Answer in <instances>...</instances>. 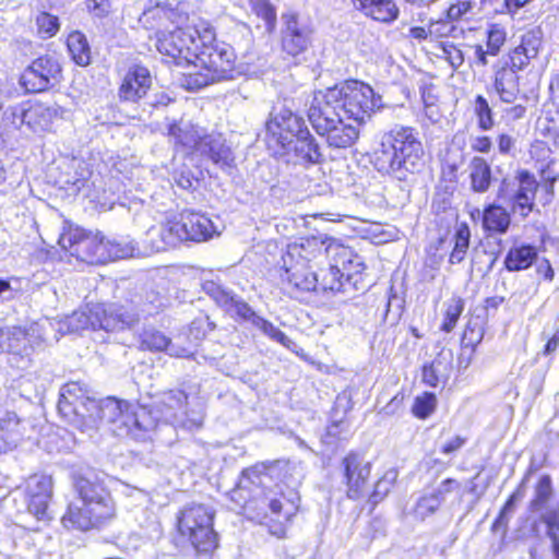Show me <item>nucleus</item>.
<instances>
[{
	"label": "nucleus",
	"mask_w": 559,
	"mask_h": 559,
	"mask_svg": "<svg viewBox=\"0 0 559 559\" xmlns=\"http://www.w3.org/2000/svg\"><path fill=\"white\" fill-rule=\"evenodd\" d=\"M206 293L216 302L217 306L226 309L227 311L230 310V306L233 305V301L236 299V296L231 292L215 284H212L206 289Z\"/></svg>",
	"instance_id": "46"
},
{
	"label": "nucleus",
	"mask_w": 559,
	"mask_h": 559,
	"mask_svg": "<svg viewBox=\"0 0 559 559\" xmlns=\"http://www.w3.org/2000/svg\"><path fill=\"white\" fill-rule=\"evenodd\" d=\"M199 44L190 70L183 73L182 85L187 90H199L211 83L233 79L234 49L228 44L217 43L210 25L202 23Z\"/></svg>",
	"instance_id": "3"
},
{
	"label": "nucleus",
	"mask_w": 559,
	"mask_h": 559,
	"mask_svg": "<svg viewBox=\"0 0 559 559\" xmlns=\"http://www.w3.org/2000/svg\"><path fill=\"white\" fill-rule=\"evenodd\" d=\"M58 245L68 259L98 265L112 259L111 241L98 229L85 228L64 219L58 237Z\"/></svg>",
	"instance_id": "7"
},
{
	"label": "nucleus",
	"mask_w": 559,
	"mask_h": 559,
	"mask_svg": "<svg viewBox=\"0 0 559 559\" xmlns=\"http://www.w3.org/2000/svg\"><path fill=\"white\" fill-rule=\"evenodd\" d=\"M17 490L25 503V513L45 525L52 521L53 515L50 510L53 497L52 476L45 473H33L24 478Z\"/></svg>",
	"instance_id": "11"
},
{
	"label": "nucleus",
	"mask_w": 559,
	"mask_h": 559,
	"mask_svg": "<svg viewBox=\"0 0 559 559\" xmlns=\"http://www.w3.org/2000/svg\"><path fill=\"white\" fill-rule=\"evenodd\" d=\"M169 135L175 140L177 145H181L188 151H201L205 134L202 129L189 122H180L170 126Z\"/></svg>",
	"instance_id": "30"
},
{
	"label": "nucleus",
	"mask_w": 559,
	"mask_h": 559,
	"mask_svg": "<svg viewBox=\"0 0 559 559\" xmlns=\"http://www.w3.org/2000/svg\"><path fill=\"white\" fill-rule=\"evenodd\" d=\"M313 98L323 105L333 107L360 124L365 123L372 112L383 107L382 97L371 86L359 81H346L333 87L313 93Z\"/></svg>",
	"instance_id": "6"
},
{
	"label": "nucleus",
	"mask_w": 559,
	"mask_h": 559,
	"mask_svg": "<svg viewBox=\"0 0 559 559\" xmlns=\"http://www.w3.org/2000/svg\"><path fill=\"white\" fill-rule=\"evenodd\" d=\"M520 76L514 68H509V62H500L493 76V88L499 99L507 104H514L522 95L520 88Z\"/></svg>",
	"instance_id": "25"
},
{
	"label": "nucleus",
	"mask_w": 559,
	"mask_h": 559,
	"mask_svg": "<svg viewBox=\"0 0 559 559\" xmlns=\"http://www.w3.org/2000/svg\"><path fill=\"white\" fill-rule=\"evenodd\" d=\"M285 467L280 460L255 462L241 469L227 495L230 511L278 538L286 536L300 510L298 492L284 481Z\"/></svg>",
	"instance_id": "1"
},
{
	"label": "nucleus",
	"mask_w": 559,
	"mask_h": 559,
	"mask_svg": "<svg viewBox=\"0 0 559 559\" xmlns=\"http://www.w3.org/2000/svg\"><path fill=\"white\" fill-rule=\"evenodd\" d=\"M289 283L300 292L317 290L334 294L343 292L348 281L346 272L329 265V269L320 277H317L312 272H307L300 278L297 272H293L289 276Z\"/></svg>",
	"instance_id": "18"
},
{
	"label": "nucleus",
	"mask_w": 559,
	"mask_h": 559,
	"mask_svg": "<svg viewBox=\"0 0 559 559\" xmlns=\"http://www.w3.org/2000/svg\"><path fill=\"white\" fill-rule=\"evenodd\" d=\"M326 235H308L295 239L286 247L283 257L287 280L293 272H297L300 278L308 269L323 261L326 248Z\"/></svg>",
	"instance_id": "13"
},
{
	"label": "nucleus",
	"mask_w": 559,
	"mask_h": 559,
	"mask_svg": "<svg viewBox=\"0 0 559 559\" xmlns=\"http://www.w3.org/2000/svg\"><path fill=\"white\" fill-rule=\"evenodd\" d=\"M16 433L0 423V453H5L15 447Z\"/></svg>",
	"instance_id": "56"
},
{
	"label": "nucleus",
	"mask_w": 559,
	"mask_h": 559,
	"mask_svg": "<svg viewBox=\"0 0 559 559\" xmlns=\"http://www.w3.org/2000/svg\"><path fill=\"white\" fill-rule=\"evenodd\" d=\"M540 521L546 526L547 536L559 535V508L546 509Z\"/></svg>",
	"instance_id": "51"
},
{
	"label": "nucleus",
	"mask_w": 559,
	"mask_h": 559,
	"mask_svg": "<svg viewBox=\"0 0 559 559\" xmlns=\"http://www.w3.org/2000/svg\"><path fill=\"white\" fill-rule=\"evenodd\" d=\"M381 146L371 158L376 171L384 175L420 171L423 146L413 129L393 128L383 135Z\"/></svg>",
	"instance_id": "5"
},
{
	"label": "nucleus",
	"mask_w": 559,
	"mask_h": 559,
	"mask_svg": "<svg viewBox=\"0 0 559 559\" xmlns=\"http://www.w3.org/2000/svg\"><path fill=\"white\" fill-rule=\"evenodd\" d=\"M439 502L440 500L438 499V493L423 496L416 504V512L423 519L429 516L436 512Z\"/></svg>",
	"instance_id": "50"
},
{
	"label": "nucleus",
	"mask_w": 559,
	"mask_h": 559,
	"mask_svg": "<svg viewBox=\"0 0 559 559\" xmlns=\"http://www.w3.org/2000/svg\"><path fill=\"white\" fill-rule=\"evenodd\" d=\"M471 228L466 222L456 225L452 237L453 247L449 254L450 264H459L465 260L471 246Z\"/></svg>",
	"instance_id": "35"
},
{
	"label": "nucleus",
	"mask_w": 559,
	"mask_h": 559,
	"mask_svg": "<svg viewBox=\"0 0 559 559\" xmlns=\"http://www.w3.org/2000/svg\"><path fill=\"white\" fill-rule=\"evenodd\" d=\"M76 501L67 504L60 522L67 531L107 532L118 520V504L105 475L96 471L78 473L72 478Z\"/></svg>",
	"instance_id": "2"
},
{
	"label": "nucleus",
	"mask_w": 559,
	"mask_h": 559,
	"mask_svg": "<svg viewBox=\"0 0 559 559\" xmlns=\"http://www.w3.org/2000/svg\"><path fill=\"white\" fill-rule=\"evenodd\" d=\"M511 224V213L502 205L491 203L483 209L481 227L487 237L506 235Z\"/></svg>",
	"instance_id": "27"
},
{
	"label": "nucleus",
	"mask_w": 559,
	"mask_h": 559,
	"mask_svg": "<svg viewBox=\"0 0 559 559\" xmlns=\"http://www.w3.org/2000/svg\"><path fill=\"white\" fill-rule=\"evenodd\" d=\"M483 338L484 331L476 324L467 323L464 326L460 338V352L456 356V368L459 370H466L471 366Z\"/></svg>",
	"instance_id": "29"
},
{
	"label": "nucleus",
	"mask_w": 559,
	"mask_h": 559,
	"mask_svg": "<svg viewBox=\"0 0 559 559\" xmlns=\"http://www.w3.org/2000/svg\"><path fill=\"white\" fill-rule=\"evenodd\" d=\"M174 544L188 547L195 559H212L219 547L214 511L197 502L180 508L174 521Z\"/></svg>",
	"instance_id": "4"
},
{
	"label": "nucleus",
	"mask_w": 559,
	"mask_h": 559,
	"mask_svg": "<svg viewBox=\"0 0 559 559\" xmlns=\"http://www.w3.org/2000/svg\"><path fill=\"white\" fill-rule=\"evenodd\" d=\"M179 212L167 215L147 230V241L152 250L166 251L186 242Z\"/></svg>",
	"instance_id": "19"
},
{
	"label": "nucleus",
	"mask_w": 559,
	"mask_h": 559,
	"mask_svg": "<svg viewBox=\"0 0 559 559\" xmlns=\"http://www.w3.org/2000/svg\"><path fill=\"white\" fill-rule=\"evenodd\" d=\"M138 342L139 349L142 352L160 353L169 348L171 338L163 331L151 326L140 332Z\"/></svg>",
	"instance_id": "34"
},
{
	"label": "nucleus",
	"mask_w": 559,
	"mask_h": 559,
	"mask_svg": "<svg viewBox=\"0 0 559 559\" xmlns=\"http://www.w3.org/2000/svg\"><path fill=\"white\" fill-rule=\"evenodd\" d=\"M466 437L456 435L441 445L440 452L444 455L454 454L466 444Z\"/></svg>",
	"instance_id": "58"
},
{
	"label": "nucleus",
	"mask_w": 559,
	"mask_h": 559,
	"mask_svg": "<svg viewBox=\"0 0 559 559\" xmlns=\"http://www.w3.org/2000/svg\"><path fill=\"white\" fill-rule=\"evenodd\" d=\"M472 10L471 1H457L456 3L449 7L445 13V17L453 24L462 20Z\"/></svg>",
	"instance_id": "52"
},
{
	"label": "nucleus",
	"mask_w": 559,
	"mask_h": 559,
	"mask_svg": "<svg viewBox=\"0 0 559 559\" xmlns=\"http://www.w3.org/2000/svg\"><path fill=\"white\" fill-rule=\"evenodd\" d=\"M454 31L455 26L447 17L430 20L428 25V32L431 34V39L447 37Z\"/></svg>",
	"instance_id": "48"
},
{
	"label": "nucleus",
	"mask_w": 559,
	"mask_h": 559,
	"mask_svg": "<svg viewBox=\"0 0 559 559\" xmlns=\"http://www.w3.org/2000/svg\"><path fill=\"white\" fill-rule=\"evenodd\" d=\"M346 197L353 198H365L366 197V187L362 183H358L356 180H353L350 185H348Z\"/></svg>",
	"instance_id": "64"
},
{
	"label": "nucleus",
	"mask_w": 559,
	"mask_h": 559,
	"mask_svg": "<svg viewBox=\"0 0 559 559\" xmlns=\"http://www.w3.org/2000/svg\"><path fill=\"white\" fill-rule=\"evenodd\" d=\"M524 496V481H522L507 498L500 511L504 513H510L513 511L515 502L521 500Z\"/></svg>",
	"instance_id": "59"
},
{
	"label": "nucleus",
	"mask_w": 559,
	"mask_h": 559,
	"mask_svg": "<svg viewBox=\"0 0 559 559\" xmlns=\"http://www.w3.org/2000/svg\"><path fill=\"white\" fill-rule=\"evenodd\" d=\"M459 487L460 483L456 479L451 477L443 479L441 483V489L436 492L438 493V499L441 500L443 495L450 493Z\"/></svg>",
	"instance_id": "62"
},
{
	"label": "nucleus",
	"mask_w": 559,
	"mask_h": 559,
	"mask_svg": "<svg viewBox=\"0 0 559 559\" xmlns=\"http://www.w3.org/2000/svg\"><path fill=\"white\" fill-rule=\"evenodd\" d=\"M230 310L235 312L237 319L251 322L253 325L260 317L254 312L248 302L238 298L233 301Z\"/></svg>",
	"instance_id": "49"
},
{
	"label": "nucleus",
	"mask_w": 559,
	"mask_h": 559,
	"mask_svg": "<svg viewBox=\"0 0 559 559\" xmlns=\"http://www.w3.org/2000/svg\"><path fill=\"white\" fill-rule=\"evenodd\" d=\"M441 361L438 357L423 364L420 368L421 382L429 388H437L441 382Z\"/></svg>",
	"instance_id": "41"
},
{
	"label": "nucleus",
	"mask_w": 559,
	"mask_h": 559,
	"mask_svg": "<svg viewBox=\"0 0 559 559\" xmlns=\"http://www.w3.org/2000/svg\"><path fill=\"white\" fill-rule=\"evenodd\" d=\"M442 51L447 61L453 69L460 68L464 62V56L461 49L453 44H443Z\"/></svg>",
	"instance_id": "55"
},
{
	"label": "nucleus",
	"mask_w": 559,
	"mask_h": 559,
	"mask_svg": "<svg viewBox=\"0 0 559 559\" xmlns=\"http://www.w3.org/2000/svg\"><path fill=\"white\" fill-rule=\"evenodd\" d=\"M437 406L438 397L436 393L424 391L414 397L411 413L415 418L426 420L435 414Z\"/></svg>",
	"instance_id": "37"
},
{
	"label": "nucleus",
	"mask_w": 559,
	"mask_h": 559,
	"mask_svg": "<svg viewBox=\"0 0 559 559\" xmlns=\"http://www.w3.org/2000/svg\"><path fill=\"white\" fill-rule=\"evenodd\" d=\"M182 228L186 233V242H201L206 241L215 234L213 222L206 215L193 211L182 210L179 212Z\"/></svg>",
	"instance_id": "24"
},
{
	"label": "nucleus",
	"mask_w": 559,
	"mask_h": 559,
	"mask_svg": "<svg viewBox=\"0 0 559 559\" xmlns=\"http://www.w3.org/2000/svg\"><path fill=\"white\" fill-rule=\"evenodd\" d=\"M308 120L314 131L329 146L346 148L352 146L359 138V122L348 120L347 116L341 114L328 105L321 104L313 98L308 108Z\"/></svg>",
	"instance_id": "8"
},
{
	"label": "nucleus",
	"mask_w": 559,
	"mask_h": 559,
	"mask_svg": "<svg viewBox=\"0 0 559 559\" xmlns=\"http://www.w3.org/2000/svg\"><path fill=\"white\" fill-rule=\"evenodd\" d=\"M555 489L552 478L548 474L542 475L533 487V497L530 500L528 509L532 512L546 510L554 499Z\"/></svg>",
	"instance_id": "32"
},
{
	"label": "nucleus",
	"mask_w": 559,
	"mask_h": 559,
	"mask_svg": "<svg viewBox=\"0 0 559 559\" xmlns=\"http://www.w3.org/2000/svg\"><path fill=\"white\" fill-rule=\"evenodd\" d=\"M325 254L329 263L334 269L347 273L348 284L355 289H365L368 286L366 281V264L349 246L344 245L336 238L326 236Z\"/></svg>",
	"instance_id": "15"
},
{
	"label": "nucleus",
	"mask_w": 559,
	"mask_h": 559,
	"mask_svg": "<svg viewBox=\"0 0 559 559\" xmlns=\"http://www.w3.org/2000/svg\"><path fill=\"white\" fill-rule=\"evenodd\" d=\"M491 145V141L488 136H477L472 142V148L481 153H488Z\"/></svg>",
	"instance_id": "63"
},
{
	"label": "nucleus",
	"mask_w": 559,
	"mask_h": 559,
	"mask_svg": "<svg viewBox=\"0 0 559 559\" xmlns=\"http://www.w3.org/2000/svg\"><path fill=\"white\" fill-rule=\"evenodd\" d=\"M508 525H509L508 514L499 510L497 516L495 518V520L492 521V523L490 525V531L493 533L501 531L502 535H506Z\"/></svg>",
	"instance_id": "60"
},
{
	"label": "nucleus",
	"mask_w": 559,
	"mask_h": 559,
	"mask_svg": "<svg viewBox=\"0 0 559 559\" xmlns=\"http://www.w3.org/2000/svg\"><path fill=\"white\" fill-rule=\"evenodd\" d=\"M341 484L349 500L366 497L372 480V462L361 450H349L340 461Z\"/></svg>",
	"instance_id": "12"
},
{
	"label": "nucleus",
	"mask_w": 559,
	"mask_h": 559,
	"mask_svg": "<svg viewBox=\"0 0 559 559\" xmlns=\"http://www.w3.org/2000/svg\"><path fill=\"white\" fill-rule=\"evenodd\" d=\"M200 154L207 156L222 171H227L234 166V154L221 133L205 134Z\"/></svg>",
	"instance_id": "26"
},
{
	"label": "nucleus",
	"mask_w": 559,
	"mask_h": 559,
	"mask_svg": "<svg viewBox=\"0 0 559 559\" xmlns=\"http://www.w3.org/2000/svg\"><path fill=\"white\" fill-rule=\"evenodd\" d=\"M249 4L251 10L265 21L270 29L274 27L276 11L269 0H249Z\"/></svg>",
	"instance_id": "43"
},
{
	"label": "nucleus",
	"mask_w": 559,
	"mask_h": 559,
	"mask_svg": "<svg viewBox=\"0 0 559 559\" xmlns=\"http://www.w3.org/2000/svg\"><path fill=\"white\" fill-rule=\"evenodd\" d=\"M535 272L537 276L544 282L551 283L555 280V270L550 260L547 258L540 259L535 267Z\"/></svg>",
	"instance_id": "57"
},
{
	"label": "nucleus",
	"mask_w": 559,
	"mask_h": 559,
	"mask_svg": "<svg viewBox=\"0 0 559 559\" xmlns=\"http://www.w3.org/2000/svg\"><path fill=\"white\" fill-rule=\"evenodd\" d=\"M86 323L93 330L114 332L123 330L133 321V316L121 305L98 302L87 307L84 312Z\"/></svg>",
	"instance_id": "17"
},
{
	"label": "nucleus",
	"mask_w": 559,
	"mask_h": 559,
	"mask_svg": "<svg viewBox=\"0 0 559 559\" xmlns=\"http://www.w3.org/2000/svg\"><path fill=\"white\" fill-rule=\"evenodd\" d=\"M525 114H526V107L524 105L516 104L510 108H507L504 110L503 117L508 121H515V120L522 119L525 116Z\"/></svg>",
	"instance_id": "61"
},
{
	"label": "nucleus",
	"mask_w": 559,
	"mask_h": 559,
	"mask_svg": "<svg viewBox=\"0 0 559 559\" xmlns=\"http://www.w3.org/2000/svg\"><path fill=\"white\" fill-rule=\"evenodd\" d=\"M296 139L295 151L298 155L307 163H320L321 153L319 152V146L310 133L308 132L307 136H298Z\"/></svg>",
	"instance_id": "39"
},
{
	"label": "nucleus",
	"mask_w": 559,
	"mask_h": 559,
	"mask_svg": "<svg viewBox=\"0 0 559 559\" xmlns=\"http://www.w3.org/2000/svg\"><path fill=\"white\" fill-rule=\"evenodd\" d=\"M188 399V394L181 389H171L165 393V404L169 407L185 408Z\"/></svg>",
	"instance_id": "53"
},
{
	"label": "nucleus",
	"mask_w": 559,
	"mask_h": 559,
	"mask_svg": "<svg viewBox=\"0 0 559 559\" xmlns=\"http://www.w3.org/2000/svg\"><path fill=\"white\" fill-rule=\"evenodd\" d=\"M254 326L261 330L265 335H267L270 338L276 341L277 343L287 346L289 343L288 336L280 330L277 326H275L271 321L259 317L257 322L254 323Z\"/></svg>",
	"instance_id": "45"
},
{
	"label": "nucleus",
	"mask_w": 559,
	"mask_h": 559,
	"mask_svg": "<svg viewBox=\"0 0 559 559\" xmlns=\"http://www.w3.org/2000/svg\"><path fill=\"white\" fill-rule=\"evenodd\" d=\"M36 24L38 34L45 38L55 36L59 29L58 17L46 12L38 14Z\"/></svg>",
	"instance_id": "44"
},
{
	"label": "nucleus",
	"mask_w": 559,
	"mask_h": 559,
	"mask_svg": "<svg viewBox=\"0 0 559 559\" xmlns=\"http://www.w3.org/2000/svg\"><path fill=\"white\" fill-rule=\"evenodd\" d=\"M535 177H519V189L513 197L512 210L520 216L527 217L534 207L537 191Z\"/></svg>",
	"instance_id": "31"
},
{
	"label": "nucleus",
	"mask_w": 559,
	"mask_h": 559,
	"mask_svg": "<svg viewBox=\"0 0 559 559\" xmlns=\"http://www.w3.org/2000/svg\"><path fill=\"white\" fill-rule=\"evenodd\" d=\"M464 310L465 299L459 294H452L443 304L442 320L439 330L443 333H451L456 328Z\"/></svg>",
	"instance_id": "33"
},
{
	"label": "nucleus",
	"mask_w": 559,
	"mask_h": 559,
	"mask_svg": "<svg viewBox=\"0 0 559 559\" xmlns=\"http://www.w3.org/2000/svg\"><path fill=\"white\" fill-rule=\"evenodd\" d=\"M174 186L179 189V195L188 193L194 201L204 200L206 197L207 186L204 177H177Z\"/></svg>",
	"instance_id": "38"
},
{
	"label": "nucleus",
	"mask_w": 559,
	"mask_h": 559,
	"mask_svg": "<svg viewBox=\"0 0 559 559\" xmlns=\"http://www.w3.org/2000/svg\"><path fill=\"white\" fill-rule=\"evenodd\" d=\"M506 31L500 25H491L488 31L487 48L491 56H496L506 41Z\"/></svg>",
	"instance_id": "47"
},
{
	"label": "nucleus",
	"mask_w": 559,
	"mask_h": 559,
	"mask_svg": "<svg viewBox=\"0 0 559 559\" xmlns=\"http://www.w3.org/2000/svg\"><path fill=\"white\" fill-rule=\"evenodd\" d=\"M474 111L478 118V126L481 130H490L493 127L492 110L487 99L478 95L475 98Z\"/></svg>",
	"instance_id": "42"
},
{
	"label": "nucleus",
	"mask_w": 559,
	"mask_h": 559,
	"mask_svg": "<svg viewBox=\"0 0 559 559\" xmlns=\"http://www.w3.org/2000/svg\"><path fill=\"white\" fill-rule=\"evenodd\" d=\"M342 440H344V438L342 437V431L338 423L330 424L321 437V442L325 447L337 445Z\"/></svg>",
	"instance_id": "54"
},
{
	"label": "nucleus",
	"mask_w": 559,
	"mask_h": 559,
	"mask_svg": "<svg viewBox=\"0 0 559 559\" xmlns=\"http://www.w3.org/2000/svg\"><path fill=\"white\" fill-rule=\"evenodd\" d=\"M539 249L531 242L514 238L503 258L502 266L508 272H522L531 269L537 261Z\"/></svg>",
	"instance_id": "23"
},
{
	"label": "nucleus",
	"mask_w": 559,
	"mask_h": 559,
	"mask_svg": "<svg viewBox=\"0 0 559 559\" xmlns=\"http://www.w3.org/2000/svg\"><path fill=\"white\" fill-rule=\"evenodd\" d=\"M542 45L540 36L537 32L531 31L522 36L521 44L509 53V68H514V72L525 69L531 59L538 56Z\"/></svg>",
	"instance_id": "28"
},
{
	"label": "nucleus",
	"mask_w": 559,
	"mask_h": 559,
	"mask_svg": "<svg viewBox=\"0 0 559 559\" xmlns=\"http://www.w3.org/2000/svg\"><path fill=\"white\" fill-rule=\"evenodd\" d=\"M152 84L150 71L142 66H131L122 78L118 96L121 100L136 102L146 95Z\"/></svg>",
	"instance_id": "22"
},
{
	"label": "nucleus",
	"mask_w": 559,
	"mask_h": 559,
	"mask_svg": "<svg viewBox=\"0 0 559 559\" xmlns=\"http://www.w3.org/2000/svg\"><path fill=\"white\" fill-rule=\"evenodd\" d=\"M283 51L292 57H298L310 47L312 31L307 25L300 23L296 14H285L283 15Z\"/></svg>",
	"instance_id": "21"
},
{
	"label": "nucleus",
	"mask_w": 559,
	"mask_h": 559,
	"mask_svg": "<svg viewBox=\"0 0 559 559\" xmlns=\"http://www.w3.org/2000/svg\"><path fill=\"white\" fill-rule=\"evenodd\" d=\"M67 46L73 61L85 67L91 62V49L87 39L81 32H73L68 36Z\"/></svg>",
	"instance_id": "36"
},
{
	"label": "nucleus",
	"mask_w": 559,
	"mask_h": 559,
	"mask_svg": "<svg viewBox=\"0 0 559 559\" xmlns=\"http://www.w3.org/2000/svg\"><path fill=\"white\" fill-rule=\"evenodd\" d=\"M61 72L58 59L45 55L35 59L23 71L20 83L28 93H40L58 84Z\"/></svg>",
	"instance_id": "16"
},
{
	"label": "nucleus",
	"mask_w": 559,
	"mask_h": 559,
	"mask_svg": "<svg viewBox=\"0 0 559 559\" xmlns=\"http://www.w3.org/2000/svg\"><path fill=\"white\" fill-rule=\"evenodd\" d=\"M215 329L216 324L211 321L207 314L202 313L195 317L188 325V335L195 341H202Z\"/></svg>",
	"instance_id": "40"
},
{
	"label": "nucleus",
	"mask_w": 559,
	"mask_h": 559,
	"mask_svg": "<svg viewBox=\"0 0 559 559\" xmlns=\"http://www.w3.org/2000/svg\"><path fill=\"white\" fill-rule=\"evenodd\" d=\"M57 408L68 424L83 429L100 409V403L91 395L86 383L68 381L60 388Z\"/></svg>",
	"instance_id": "10"
},
{
	"label": "nucleus",
	"mask_w": 559,
	"mask_h": 559,
	"mask_svg": "<svg viewBox=\"0 0 559 559\" xmlns=\"http://www.w3.org/2000/svg\"><path fill=\"white\" fill-rule=\"evenodd\" d=\"M199 33H202V23L199 26H187L162 34L157 38V50L167 62L187 66L190 70L195 52L200 48Z\"/></svg>",
	"instance_id": "14"
},
{
	"label": "nucleus",
	"mask_w": 559,
	"mask_h": 559,
	"mask_svg": "<svg viewBox=\"0 0 559 559\" xmlns=\"http://www.w3.org/2000/svg\"><path fill=\"white\" fill-rule=\"evenodd\" d=\"M304 124L302 118L290 109L281 108L273 114L265 128L266 133L275 139L282 147H285L293 142L294 136H307L308 130L304 128Z\"/></svg>",
	"instance_id": "20"
},
{
	"label": "nucleus",
	"mask_w": 559,
	"mask_h": 559,
	"mask_svg": "<svg viewBox=\"0 0 559 559\" xmlns=\"http://www.w3.org/2000/svg\"><path fill=\"white\" fill-rule=\"evenodd\" d=\"M49 195L61 200L80 197L96 210L106 211L115 204L116 189L111 180L105 177H76L63 182L55 180Z\"/></svg>",
	"instance_id": "9"
}]
</instances>
